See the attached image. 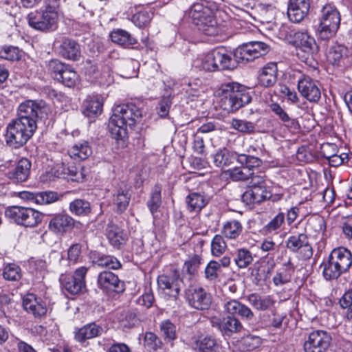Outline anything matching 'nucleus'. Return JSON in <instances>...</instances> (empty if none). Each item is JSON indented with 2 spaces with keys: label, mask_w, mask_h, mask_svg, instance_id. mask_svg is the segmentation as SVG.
<instances>
[{
  "label": "nucleus",
  "mask_w": 352,
  "mask_h": 352,
  "mask_svg": "<svg viewBox=\"0 0 352 352\" xmlns=\"http://www.w3.org/2000/svg\"><path fill=\"white\" fill-rule=\"evenodd\" d=\"M98 287L106 291L120 292L124 290V283L120 280L118 276L110 271H104L98 276Z\"/></svg>",
  "instance_id": "24"
},
{
  "label": "nucleus",
  "mask_w": 352,
  "mask_h": 352,
  "mask_svg": "<svg viewBox=\"0 0 352 352\" xmlns=\"http://www.w3.org/2000/svg\"><path fill=\"white\" fill-rule=\"evenodd\" d=\"M352 267V252L344 246L333 248L321 265L322 276L327 280H337Z\"/></svg>",
  "instance_id": "4"
},
{
  "label": "nucleus",
  "mask_w": 352,
  "mask_h": 352,
  "mask_svg": "<svg viewBox=\"0 0 352 352\" xmlns=\"http://www.w3.org/2000/svg\"><path fill=\"white\" fill-rule=\"evenodd\" d=\"M318 27V35L325 40L333 37L338 31L340 24V15L336 8L331 4L323 6Z\"/></svg>",
  "instance_id": "8"
},
{
  "label": "nucleus",
  "mask_w": 352,
  "mask_h": 352,
  "mask_svg": "<svg viewBox=\"0 0 352 352\" xmlns=\"http://www.w3.org/2000/svg\"><path fill=\"white\" fill-rule=\"evenodd\" d=\"M186 298L188 305L198 310L208 309L212 302L210 295L201 287L188 289Z\"/></svg>",
  "instance_id": "17"
},
{
  "label": "nucleus",
  "mask_w": 352,
  "mask_h": 352,
  "mask_svg": "<svg viewBox=\"0 0 352 352\" xmlns=\"http://www.w3.org/2000/svg\"><path fill=\"white\" fill-rule=\"evenodd\" d=\"M331 337L329 333L316 330L310 333L304 342L305 352H326L331 344Z\"/></svg>",
  "instance_id": "14"
},
{
  "label": "nucleus",
  "mask_w": 352,
  "mask_h": 352,
  "mask_svg": "<svg viewBox=\"0 0 352 352\" xmlns=\"http://www.w3.org/2000/svg\"><path fill=\"white\" fill-rule=\"evenodd\" d=\"M346 48L344 46L335 44L329 48L327 54V58L331 64L338 65L346 55Z\"/></svg>",
  "instance_id": "40"
},
{
  "label": "nucleus",
  "mask_w": 352,
  "mask_h": 352,
  "mask_svg": "<svg viewBox=\"0 0 352 352\" xmlns=\"http://www.w3.org/2000/svg\"><path fill=\"white\" fill-rule=\"evenodd\" d=\"M285 214L280 212L263 227V230L267 234L276 232L285 223Z\"/></svg>",
  "instance_id": "48"
},
{
  "label": "nucleus",
  "mask_w": 352,
  "mask_h": 352,
  "mask_svg": "<svg viewBox=\"0 0 352 352\" xmlns=\"http://www.w3.org/2000/svg\"><path fill=\"white\" fill-rule=\"evenodd\" d=\"M144 345L148 350L156 351L162 349L163 342L154 333L146 332L144 338Z\"/></svg>",
  "instance_id": "49"
},
{
  "label": "nucleus",
  "mask_w": 352,
  "mask_h": 352,
  "mask_svg": "<svg viewBox=\"0 0 352 352\" xmlns=\"http://www.w3.org/2000/svg\"><path fill=\"white\" fill-rule=\"evenodd\" d=\"M201 264V258L198 255H194L184 263V270L190 275L195 274Z\"/></svg>",
  "instance_id": "59"
},
{
  "label": "nucleus",
  "mask_w": 352,
  "mask_h": 352,
  "mask_svg": "<svg viewBox=\"0 0 352 352\" xmlns=\"http://www.w3.org/2000/svg\"><path fill=\"white\" fill-rule=\"evenodd\" d=\"M162 188L158 185H155L150 194V198L147 201V206L151 212L154 214L157 212L162 204L161 197Z\"/></svg>",
  "instance_id": "41"
},
{
  "label": "nucleus",
  "mask_w": 352,
  "mask_h": 352,
  "mask_svg": "<svg viewBox=\"0 0 352 352\" xmlns=\"http://www.w3.org/2000/svg\"><path fill=\"white\" fill-rule=\"evenodd\" d=\"M59 53L65 58L76 60L80 56V45L74 40L63 38L59 47Z\"/></svg>",
  "instance_id": "29"
},
{
  "label": "nucleus",
  "mask_w": 352,
  "mask_h": 352,
  "mask_svg": "<svg viewBox=\"0 0 352 352\" xmlns=\"http://www.w3.org/2000/svg\"><path fill=\"white\" fill-rule=\"evenodd\" d=\"M211 325L218 329L223 336H231L234 333L241 331L242 324L236 317L228 316L222 319L212 318L210 319Z\"/></svg>",
  "instance_id": "18"
},
{
  "label": "nucleus",
  "mask_w": 352,
  "mask_h": 352,
  "mask_svg": "<svg viewBox=\"0 0 352 352\" xmlns=\"http://www.w3.org/2000/svg\"><path fill=\"white\" fill-rule=\"evenodd\" d=\"M219 270V262L210 261L205 268L204 274L206 278L210 281L217 279Z\"/></svg>",
  "instance_id": "58"
},
{
  "label": "nucleus",
  "mask_w": 352,
  "mask_h": 352,
  "mask_svg": "<svg viewBox=\"0 0 352 352\" xmlns=\"http://www.w3.org/2000/svg\"><path fill=\"white\" fill-rule=\"evenodd\" d=\"M106 235L110 243L116 248H120L126 241V235L122 230L113 224L107 226Z\"/></svg>",
  "instance_id": "33"
},
{
  "label": "nucleus",
  "mask_w": 352,
  "mask_h": 352,
  "mask_svg": "<svg viewBox=\"0 0 352 352\" xmlns=\"http://www.w3.org/2000/svg\"><path fill=\"white\" fill-rule=\"evenodd\" d=\"M309 0H290L287 9L289 19L293 23H300L309 11Z\"/></svg>",
  "instance_id": "22"
},
{
  "label": "nucleus",
  "mask_w": 352,
  "mask_h": 352,
  "mask_svg": "<svg viewBox=\"0 0 352 352\" xmlns=\"http://www.w3.org/2000/svg\"><path fill=\"white\" fill-rule=\"evenodd\" d=\"M93 263L101 267L118 270L121 267L120 262L114 256L104 254H98L94 257Z\"/></svg>",
  "instance_id": "37"
},
{
  "label": "nucleus",
  "mask_w": 352,
  "mask_h": 352,
  "mask_svg": "<svg viewBox=\"0 0 352 352\" xmlns=\"http://www.w3.org/2000/svg\"><path fill=\"white\" fill-rule=\"evenodd\" d=\"M29 25L39 31H53L57 28L58 12L50 10L32 12L28 15Z\"/></svg>",
  "instance_id": "10"
},
{
  "label": "nucleus",
  "mask_w": 352,
  "mask_h": 352,
  "mask_svg": "<svg viewBox=\"0 0 352 352\" xmlns=\"http://www.w3.org/2000/svg\"><path fill=\"white\" fill-rule=\"evenodd\" d=\"M131 195L127 191L120 189L113 197V204L117 206L118 212H123L127 208Z\"/></svg>",
  "instance_id": "46"
},
{
  "label": "nucleus",
  "mask_w": 352,
  "mask_h": 352,
  "mask_svg": "<svg viewBox=\"0 0 352 352\" xmlns=\"http://www.w3.org/2000/svg\"><path fill=\"white\" fill-rule=\"evenodd\" d=\"M49 70L55 80L68 87H74L78 80V75L69 65L54 59L48 64Z\"/></svg>",
  "instance_id": "11"
},
{
  "label": "nucleus",
  "mask_w": 352,
  "mask_h": 352,
  "mask_svg": "<svg viewBox=\"0 0 352 352\" xmlns=\"http://www.w3.org/2000/svg\"><path fill=\"white\" fill-rule=\"evenodd\" d=\"M286 247L292 252H300V257L303 260H308L313 255V248L308 236L304 232L290 236L286 241Z\"/></svg>",
  "instance_id": "15"
},
{
  "label": "nucleus",
  "mask_w": 352,
  "mask_h": 352,
  "mask_svg": "<svg viewBox=\"0 0 352 352\" xmlns=\"http://www.w3.org/2000/svg\"><path fill=\"white\" fill-rule=\"evenodd\" d=\"M89 268L85 266L77 268L72 276L61 274L59 278L63 289L71 294H78L86 289L85 277Z\"/></svg>",
  "instance_id": "12"
},
{
  "label": "nucleus",
  "mask_w": 352,
  "mask_h": 352,
  "mask_svg": "<svg viewBox=\"0 0 352 352\" xmlns=\"http://www.w3.org/2000/svg\"><path fill=\"white\" fill-rule=\"evenodd\" d=\"M298 89L309 102H316L320 98L321 93L316 82L308 76L302 75L298 80Z\"/></svg>",
  "instance_id": "20"
},
{
  "label": "nucleus",
  "mask_w": 352,
  "mask_h": 352,
  "mask_svg": "<svg viewBox=\"0 0 352 352\" xmlns=\"http://www.w3.org/2000/svg\"><path fill=\"white\" fill-rule=\"evenodd\" d=\"M153 15L150 11L142 10L133 14L131 21L139 28L145 27L151 22Z\"/></svg>",
  "instance_id": "54"
},
{
  "label": "nucleus",
  "mask_w": 352,
  "mask_h": 352,
  "mask_svg": "<svg viewBox=\"0 0 352 352\" xmlns=\"http://www.w3.org/2000/svg\"><path fill=\"white\" fill-rule=\"evenodd\" d=\"M142 111L133 103L116 106L109 121V131L111 137L122 140L127 135L128 127H133L140 121Z\"/></svg>",
  "instance_id": "3"
},
{
  "label": "nucleus",
  "mask_w": 352,
  "mask_h": 352,
  "mask_svg": "<svg viewBox=\"0 0 352 352\" xmlns=\"http://www.w3.org/2000/svg\"><path fill=\"white\" fill-rule=\"evenodd\" d=\"M5 215L17 225L26 228L37 226L43 219V214L29 207L13 206L8 208Z\"/></svg>",
  "instance_id": "7"
},
{
  "label": "nucleus",
  "mask_w": 352,
  "mask_h": 352,
  "mask_svg": "<svg viewBox=\"0 0 352 352\" xmlns=\"http://www.w3.org/2000/svg\"><path fill=\"white\" fill-rule=\"evenodd\" d=\"M272 192L266 186H250L243 195L242 200L247 204H260L272 197Z\"/></svg>",
  "instance_id": "23"
},
{
  "label": "nucleus",
  "mask_w": 352,
  "mask_h": 352,
  "mask_svg": "<svg viewBox=\"0 0 352 352\" xmlns=\"http://www.w3.org/2000/svg\"><path fill=\"white\" fill-rule=\"evenodd\" d=\"M21 57V52L16 47L4 46L0 48V58L10 61L18 60Z\"/></svg>",
  "instance_id": "52"
},
{
  "label": "nucleus",
  "mask_w": 352,
  "mask_h": 352,
  "mask_svg": "<svg viewBox=\"0 0 352 352\" xmlns=\"http://www.w3.org/2000/svg\"><path fill=\"white\" fill-rule=\"evenodd\" d=\"M221 89L223 94L221 107L227 112H234L249 104L252 100L250 92L244 86L234 82L223 83Z\"/></svg>",
  "instance_id": "5"
},
{
  "label": "nucleus",
  "mask_w": 352,
  "mask_h": 352,
  "mask_svg": "<svg viewBox=\"0 0 352 352\" xmlns=\"http://www.w3.org/2000/svg\"><path fill=\"white\" fill-rule=\"evenodd\" d=\"M160 330L167 342H172L177 338L176 326L169 320H165L160 323Z\"/></svg>",
  "instance_id": "43"
},
{
  "label": "nucleus",
  "mask_w": 352,
  "mask_h": 352,
  "mask_svg": "<svg viewBox=\"0 0 352 352\" xmlns=\"http://www.w3.org/2000/svg\"><path fill=\"white\" fill-rule=\"evenodd\" d=\"M249 303L256 309L258 311H265L272 308L275 300L271 296H261L258 294L253 293L248 296Z\"/></svg>",
  "instance_id": "35"
},
{
  "label": "nucleus",
  "mask_w": 352,
  "mask_h": 352,
  "mask_svg": "<svg viewBox=\"0 0 352 352\" xmlns=\"http://www.w3.org/2000/svg\"><path fill=\"white\" fill-rule=\"evenodd\" d=\"M64 174L73 181L80 182L84 179V175L81 168H78L74 165L64 168Z\"/></svg>",
  "instance_id": "61"
},
{
  "label": "nucleus",
  "mask_w": 352,
  "mask_h": 352,
  "mask_svg": "<svg viewBox=\"0 0 352 352\" xmlns=\"http://www.w3.org/2000/svg\"><path fill=\"white\" fill-rule=\"evenodd\" d=\"M49 105L43 100H27L17 109V118L12 120L6 129V143L13 148L23 146L32 138L39 120L47 119Z\"/></svg>",
  "instance_id": "1"
},
{
  "label": "nucleus",
  "mask_w": 352,
  "mask_h": 352,
  "mask_svg": "<svg viewBox=\"0 0 352 352\" xmlns=\"http://www.w3.org/2000/svg\"><path fill=\"white\" fill-rule=\"evenodd\" d=\"M82 252V245L80 243L72 245L67 250V259L69 263L75 264L79 261Z\"/></svg>",
  "instance_id": "60"
},
{
  "label": "nucleus",
  "mask_w": 352,
  "mask_h": 352,
  "mask_svg": "<svg viewBox=\"0 0 352 352\" xmlns=\"http://www.w3.org/2000/svg\"><path fill=\"white\" fill-rule=\"evenodd\" d=\"M102 333L103 328L102 326L96 322H91L77 329L75 331L74 338L76 340L82 343L87 340L100 336Z\"/></svg>",
  "instance_id": "27"
},
{
  "label": "nucleus",
  "mask_w": 352,
  "mask_h": 352,
  "mask_svg": "<svg viewBox=\"0 0 352 352\" xmlns=\"http://www.w3.org/2000/svg\"><path fill=\"white\" fill-rule=\"evenodd\" d=\"M186 208L188 212L198 213L208 204V199L199 192H190L186 197Z\"/></svg>",
  "instance_id": "32"
},
{
  "label": "nucleus",
  "mask_w": 352,
  "mask_h": 352,
  "mask_svg": "<svg viewBox=\"0 0 352 352\" xmlns=\"http://www.w3.org/2000/svg\"><path fill=\"white\" fill-rule=\"evenodd\" d=\"M188 15L199 31L207 36L218 34L217 22L212 10L204 3H195L188 10Z\"/></svg>",
  "instance_id": "6"
},
{
  "label": "nucleus",
  "mask_w": 352,
  "mask_h": 352,
  "mask_svg": "<svg viewBox=\"0 0 352 352\" xmlns=\"http://www.w3.org/2000/svg\"><path fill=\"white\" fill-rule=\"evenodd\" d=\"M69 210L76 216H86L91 211L90 203L82 199H76L70 202Z\"/></svg>",
  "instance_id": "38"
},
{
  "label": "nucleus",
  "mask_w": 352,
  "mask_h": 352,
  "mask_svg": "<svg viewBox=\"0 0 352 352\" xmlns=\"http://www.w3.org/2000/svg\"><path fill=\"white\" fill-rule=\"evenodd\" d=\"M278 68L276 63H268L261 70L258 80L265 87H271L277 80Z\"/></svg>",
  "instance_id": "28"
},
{
  "label": "nucleus",
  "mask_w": 352,
  "mask_h": 352,
  "mask_svg": "<svg viewBox=\"0 0 352 352\" xmlns=\"http://www.w3.org/2000/svg\"><path fill=\"white\" fill-rule=\"evenodd\" d=\"M340 307L344 310V316L346 319L352 322V287L346 290L340 298Z\"/></svg>",
  "instance_id": "44"
},
{
  "label": "nucleus",
  "mask_w": 352,
  "mask_h": 352,
  "mask_svg": "<svg viewBox=\"0 0 352 352\" xmlns=\"http://www.w3.org/2000/svg\"><path fill=\"white\" fill-rule=\"evenodd\" d=\"M103 98L101 95H89L83 103V114L88 118H95L102 112Z\"/></svg>",
  "instance_id": "25"
},
{
  "label": "nucleus",
  "mask_w": 352,
  "mask_h": 352,
  "mask_svg": "<svg viewBox=\"0 0 352 352\" xmlns=\"http://www.w3.org/2000/svg\"><path fill=\"white\" fill-rule=\"evenodd\" d=\"M3 276L8 280H19L21 277L20 267L14 263L6 265L3 269Z\"/></svg>",
  "instance_id": "53"
},
{
  "label": "nucleus",
  "mask_w": 352,
  "mask_h": 352,
  "mask_svg": "<svg viewBox=\"0 0 352 352\" xmlns=\"http://www.w3.org/2000/svg\"><path fill=\"white\" fill-rule=\"evenodd\" d=\"M227 245L222 236L216 234L211 241V252L214 256H220L224 253Z\"/></svg>",
  "instance_id": "55"
},
{
  "label": "nucleus",
  "mask_w": 352,
  "mask_h": 352,
  "mask_svg": "<svg viewBox=\"0 0 352 352\" xmlns=\"http://www.w3.org/2000/svg\"><path fill=\"white\" fill-rule=\"evenodd\" d=\"M157 285L160 289L170 298L176 299L179 296L181 288L184 285L179 270L171 269L167 274H163L157 278Z\"/></svg>",
  "instance_id": "13"
},
{
  "label": "nucleus",
  "mask_w": 352,
  "mask_h": 352,
  "mask_svg": "<svg viewBox=\"0 0 352 352\" xmlns=\"http://www.w3.org/2000/svg\"><path fill=\"white\" fill-rule=\"evenodd\" d=\"M293 42L298 50V56L306 63H310L318 53L319 48L315 38L307 31L295 32Z\"/></svg>",
  "instance_id": "9"
},
{
  "label": "nucleus",
  "mask_w": 352,
  "mask_h": 352,
  "mask_svg": "<svg viewBox=\"0 0 352 352\" xmlns=\"http://www.w3.org/2000/svg\"><path fill=\"white\" fill-rule=\"evenodd\" d=\"M224 309L230 316H238L243 320L254 324L256 316L252 309L237 300H230L224 303Z\"/></svg>",
  "instance_id": "19"
},
{
  "label": "nucleus",
  "mask_w": 352,
  "mask_h": 352,
  "mask_svg": "<svg viewBox=\"0 0 352 352\" xmlns=\"http://www.w3.org/2000/svg\"><path fill=\"white\" fill-rule=\"evenodd\" d=\"M109 36L112 42L125 48L130 47L138 43L137 40L127 31L122 29L113 30Z\"/></svg>",
  "instance_id": "34"
},
{
  "label": "nucleus",
  "mask_w": 352,
  "mask_h": 352,
  "mask_svg": "<svg viewBox=\"0 0 352 352\" xmlns=\"http://www.w3.org/2000/svg\"><path fill=\"white\" fill-rule=\"evenodd\" d=\"M238 154L230 151L228 149L223 148L218 150L213 155V164L217 167L224 168L237 161Z\"/></svg>",
  "instance_id": "31"
},
{
  "label": "nucleus",
  "mask_w": 352,
  "mask_h": 352,
  "mask_svg": "<svg viewBox=\"0 0 352 352\" xmlns=\"http://www.w3.org/2000/svg\"><path fill=\"white\" fill-rule=\"evenodd\" d=\"M270 47L262 41H250L239 46L234 52L223 47H217L202 59L201 67L208 72L233 70L240 62H250L267 54Z\"/></svg>",
  "instance_id": "2"
},
{
  "label": "nucleus",
  "mask_w": 352,
  "mask_h": 352,
  "mask_svg": "<svg viewBox=\"0 0 352 352\" xmlns=\"http://www.w3.org/2000/svg\"><path fill=\"white\" fill-rule=\"evenodd\" d=\"M222 232L226 237L236 239L242 232V226L239 221L232 220L224 224Z\"/></svg>",
  "instance_id": "47"
},
{
  "label": "nucleus",
  "mask_w": 352,
  "mask_h": 352,
  "mask_svg": "<svg viewBox=\"0 0 352 352\" xmlns=\"http://www.w3.org/2000/svg\"><path fill=\"white\" fill-rule=\"evenodd\" d=\"M237 162L250 171H254V168H258L262 164L260 158L245 154H239Z\"/></svg>",
  "instance_id": "45"
},
{
  "label": "nucleus",
  "mask_w": 352,
  "mask_h": 352,
  "mask_svg": "<svg viewBox=\"0 0 352 352\" xmlns=\"http://www.w3.org/2000/svg\"><path fill=\"white\" fill-rule=\"evenodd\" d=\"M204 141L203 137L198 133H195L193 138L192 148L198 154L204 153Z\"/></svg>",
  "instance_id": "64"
},
{
  "label": "nucleus",
  "mask_w": 352,
  "mask_h": 352,
  "mask_svg": "<svg viewBox=\"0 0 352 352\" xmlns=\"http://www.w3.org/2000/svg\"><path fill=\"white\" fill-rule=\"evenodd\" d=\"M59 196L57 192L54 191H43L37 192L36 204H50L57 201Z\"/></svg>",
  "instance_id": "57"
},
{
  "label": "nucleus",
  "mask_w": 352,
  "mask_h": 352,
  "mask_svg": "<svg viewBox=\"0 0 352 352\" xmlns=\"http://www.w3.org/2000/svg\"><path fill=\"white\" fill-rule=\"evenodd\" d=\"M330 148H331L333 151H336V146L331 144H327L323 146V155L324 157L328 160L330 166L337 167L343 164L342 155H339L337 154L329 155V153H327V150Z\"/></svg>",
  "instance_id": "56"
},
{
  "label": "nucleus",
  "mask_w": 352,
  "mask_h": 352,
  "mask_svg": "<svg viewBox=\"0 0 352 352\" xmlns=\"http://www.w3.org/2000/svg\"><path fill=\"white\" fill-rule=\"evenodd\" d=\"M68 153L74 160H84L92 154V148L88 141L80 140L69 148Z\"/></svg>",
  "instance_id": "30"
},
{
  "label": "nucleus",
  "mask_w": 352,
  "mask_h": 352,
  "mask_svg": "<svg viewBox=\"0 0 352 352\" xmlns=\"http://www.w3.org/2000/svg\"><path fill=\"white\" fill-rule=\"evenodd\" d=\"M253 261V257L251 252L245 249L237 250L234 261L236 265L240 268H245L248 267Z\"/></svg>",
  "instance_id": "51"
},
{
  "label": "nucleus",
  "mask_w": 352,
  "mask_h": 352,
  "mask_svg": "<svg viewBox=\"0 0 352 352\" xmlns=\"http://www.w3.org/2000/svg\"><path fill=\"white\" fill-rule=\"evenodd\" d=\"M270 109L279 119L284 122L287 127L294 129H298L299 124L295 119L291 118L287 112L277 103H273L270 105Z\"/></svg>",
  "instance_id": "39"
},
{
  "label": "nucleus",
  "mask_w": 352,
  "mask_h": 352,
  "mask_svg": "<svg viewBox=\"0 0 352 352\" xmlns=\"http://www.w3.org/2000/svg\"><path fill=\"white\" fill-rule=\"evenodd\" d=\"M201 81L199 80H197V82L189 81L188 83H184L183 85L184 87V90L186 91L189 95L192 96H197L199 93V89L200 87Z\"/></svg>",
  "instance_id": "63"
},
{
  "label": "nucleus",
  "mask_w": 352,
  "mask_h": 352,
  "mask_svg": "<svg viewBox=\"0 0 352 352\" xmlns=\"http://www.w3.org/2000/svg\"><path fill=\"white\" fill-rule=\"evenodd\" d=\"M227 174L233 181H245L250 179L253 171H250L242 165L227 170Z\"/></svg>",
  "instance_id": "50"
},
{
  "label": "nucleus",
  "mask_w": 352,
  "mask_h": 352,
  "mask_svg": "<svg viewBox=\"0 0 352 352\" xmlns=\"http://www.w3.org/2000/svg\"><path fill=\"white\" fill-rule=\"evenodd\" d=\"M31 162L27 158L19 160L14 168L8 173V177L15 182L26 181L30 174Z\"/></svg>",
  "instance_id": "26"
},
{
  "label": "nucleus",
  "mask_w": 352,
  "mask_h": 352,
  "mask_svg": "<svg viewBox=\"0 0 352 352\" xmlns=\"http://www.w3.org/2000/svg\"><path fill=\"white\" fill-rule=\"evenodd\" d=\"M23 307L28 313L38 318L45 316L47 311L45 302L33 294H28L23 297Z\"/></svg>",
  "instance_id": "21"
},
{
  "label": "nucleus",
  "mask_w": 352,
  "mask_h": 352,
  "mask_svg": "<svg viewBox=\"0 0 352 352\" xmlns=\"http://www.w3.org/2000/svg\"><path fill=\"white\" fill-rule=\"evenodd\" d=\"M76 221L65 212H59L50 216L48 230L56 235L63 236L71 231Z\"/></svg>",
  "instance_id": "16"
},
{
  "label": "nucleus",
  "mask_w": 352,
  "mask_h": 352,
  "mask_svg": "<svg viewBox=\"0 0 352 352\" xmlns=\"http://www.w3.org/2000/svg\"><path fill=\"white\" fill-rule=\"evenodd\" d=\"M231 127L244 134H252L255 132V124L245 120L234 118L230 122Z\"/></svg>",
  "instance_id": "42"
},
{
  "label": "nucleus",
  "mask_w": 352,
  "mask_h": 352,
  "mask_svg": "<svg viewBox=\"0 0 352 352\" xmlns=\"http://www.w3.org/2000/svg\"><path fill=\"white\" fill-rule=\"evenodd\" d=\"M172 104V98L170 94L164 96L159 104V115L160 117H166Z\"/></svg>",
  "instance_id": "62"
},
{
  "label": "nucleus",
  "mask_w": 352,
  "mask_h": 352,
  "mask_svg": "<svg viewBox=\"0 0 352 352\" xmlns=\"http://www.w3.org/2000/svg\"><path fill=\"white\" fill-rule=\"evenodd\" d=\"M219 347L216 339L211 336L200 337L195 342L194 346L199 352H217Z\"/></svg>",
  "instance_id": "36"
}]
</instances>
